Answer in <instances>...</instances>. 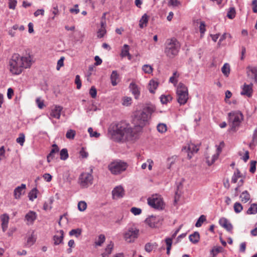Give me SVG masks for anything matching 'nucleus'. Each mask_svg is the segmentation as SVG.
Here are the masks:
<instances>
[{"label": "nucleus", "mask_w": 257, "mask_h": 257, "mask_svg": "<svg viewBox=\"0 0 257 257\" xmlns=\"http://www.w3.org/2000/svg\"><path fill=\"white\" fill-rule=\"evenodd\" d=\"M134 128L125 121L112 124L109 132L116 142L132 141L137 139L145 126V109L137 111L133 119Z\"/></svg>", "instance_id": "nucleus-1"}, {"label": "nucleus", "mask_w": 257, "mask_h": 257, "mask_svg": "<svg viewBox=\"0 0 257 257\" xmlns=\"http://www.w3.org/2000/svg\"><path fill=\"white\" fill-rule=\"evenodd\" d=\"M32 64L30 56L23 57L18 53H14L9 60V70L12 74L19 75L22 72L24 69L30 68Z\"/></svg>", "instance_id": "nucleus-2"}, {"label": "nucleus", "mask_w": 257, "mask_h": 257, "mask_svg": "<svg viewBox=\"0 0 257 257\" xmlns=\"http://www.w3.org/2000/svg\"><path fill=\"white\" fill-rule=\"evenodd\" d=\"M180 44L175 38L168 39L165 42L164 52L169 58H173L177 56L180 49Z\"/></svg>", "instance_id": "nucleus-3"}, {"label": "nucleus", "mask_w": 257, "mask_h": 257, "mask_svg": "<svg viewBox=\"0 0 257 257\" xmlns=\"http://www.w3.org/2000/svg\"><path fill=\"white\" fill-rule=\"evenodd\" d=\"M228 123L231 127L230 130L234 132L236 131L243 119L242 113L238 110L232 111L228 113Z\"/></svg>", "instance_id": "nucleus-4"}, {"label": "nucleus", "mask_w": 257, "mask_h": 257, "mask_svg": "<svg viewBox=\"0 0 257 257\" xmlns=\"http://www.w3.org/2000/svg\"><path fill=\"white\" fill-rule=\"evenodd\" d=\"M126 163L119 160L114 161L108 165V169L113 175H118L127 168Z\"/></svg>", "instance_id": "nucleus-5"}, {"label": "nucleus", "mask_w": 257, "mask_h": 257, "mask_svg": "<svg viewBox=\"0 0 257 257\" xmlns=\"http://www.w3.org/2000/svg\"><path fill=\"white\" fill-rule=\"evenodd\" d=\"M147 201L148 205L155 209L161 210L165 208V204L159 194H153L147 199Z\"/></svg>", "instance_id": "nucleus-6"}, {"label": "nucleus", "mask_w": 257, "mask_h": 257, "mask_svg": "<svg viewBox=\"0 0 257 257\" xmlns=\"http://www.w3.org/2000/svg\"><path fill=\"white\" fill-rule=\"evenodd\" d=\"M177 101L180 105L185 104L188 99L187 87L182 83H179L176 91Z\"/></svg>", "instance_id": "nucleus-7"}, {"label": "nucleus", "mask_w": 257, "mask_h": 257, "mask_svg": "<svg viewBox=\"0 0 257 257\" xmlns=\"http://www.w3.org/2000/svg\"><path fill=\"white\" fill-rule=\"evenodd\" d=\"M93 177L89 173H82L79 178V183L82 188H87L92 184Z\"/></svg>", "instance_id": "nucleus-8"}, {"label": "nucleus", "mask_w": 257, "mask_h": 257, "mask_svg": "<svg viewBox=\"0 0 257 257\" xmlns=\"http://www.w3.org/2000/svg\"><path fill=\"white\" fill-rule=\"evenodd\" d=\"M198 148L194 144H189L183 147L182 152L187 154L188 158L190 159L194 154L198 152Z\"/></svg>", "instance_id": "nucleus-9"}, {"label": "nucleus", "mask_w": 257, "mask_h": 257, "mask_svg": "<svg viewBox=\"0 0 257 257\" xmlns=\"http://www.w3.org/2000/svg\"><path fill=\"white\" fill-rule=\"evenodd\" d=\"M139 232V230L137 229H129L124 235L125 240L128 242H131L138 237Z\"/></svg>", "instance_id": "nucleus-10"}, {"label": "nucleus", "mask_w": 257, "mask_h": 257, "mask_svg": "<svg viewBox=\"0 0 257 257\" xmlns=\"http://www.w3.org/2000/svg\"><path fill=\"white\" fill-rule=\"evenodd\" d=\"M247 69V76L250 80V82L257 84V68L248 66Z\"/></svg>", "instance_id": "nucleus-11"}, {"label": "nucleus", "mask_w": 257, "mask_h": 257, "mask_svg": "<svg viewBox=\"0 0 257 257\" xmlns=\"http://www.w3.org/2000/svg\"><path fill=\"white\" fill-rule=\"evenodd\" d=\"M252 86L253 83L252 82H250L249 84L244 83L242 88V91L240 94L242 95H246L248 97H251L253 92Z\"/></svg>", "instance_id": "nucleus-12"}, {"label": "nucleus", "mask_w": 257, "mask_h": 257, "mask_svg": "<svg viewBox=\"0 0 257 257\" xmlns=\"http://www.w3.org/2000/svg\"><path fill=\"white\" fill-rule=\"evenodd\" d=\"M124 194V190L121 186L115 187L112 191L113 199L121 198L123 196Z\"/></svg>", "instance_id": "nucleus-13"}, {"label": "nucleus", "mask_w": 257, "mask_h": 257, "mask_svg": "<svg viewBox=\"0 0 257 257\" xmlns=\"http://www.w3.org/2000/svg\"><path fill=\"white\" fill-rule=\"evenodd\" d=\"M219 223L220 226L229 232H231L233 229L232 225L225 218H220L219 220Z\"/></svg>", "instance_id": "nucleus-14"}, {"label": "nucleus", "mask_w": 257, "mask_h": 257, "mask_svg": "<svg viewBox=\"0 0 257 257\" xmlns=\"http://www.w3.org/2000/svg\"><path fill=\"white\" fill-rule=\"evenodd\" d=\"M62 107L56 105L52 108L50 113L51 117L59 119L61 115V112L62 110Z\"/></svg>", "instance_id": "nucleus-15"}, {"label": "nucleus", "mask_w": 257, "mask_h": 257, "mask_svg": "<svg viewBox=\"0 0 257 257\" xmlns=\"http://www.w3.org/2000/svg\"><path fill=\"white\" fill-rule=\"evenodd\" d=\"M26 188V186L24 184H22L21 186L16 187L14 191V197L16 199H19L21 196L24 193V190Z\"/></svg>", "instance_id": "nucleus-16"}, {"label": "nucleus", "mask_w": 257, "mask_h": 257, "mask_svg": "<svg viewBox=\"0 0 257 257\" xmlns=\"http://www.w3.org/2000/svg\"><path fill=\"white\" fill-rule=\"evenodd\" d=\"M52 147L53 149L51 150L47 157L48 162H50L55 158V154L57 153L59 151V149L57 145H53Z\"/></svg>", "instance_id": "nucleus-17"}, {"label": "nucleus", "mask_w": 257, "mask_h": 257, "mask_svg": "<svg viewBox=\"0 0 257 257\" xmlns=\"http://www.w3.org/2000/svg\"><path fill=\"white\" fill-rule=\"evenodd\" d=\"M36 213L30 211L25 215V219L28 221V223L33 224L34 221L36 219Z\"/></svg>", "instance_id": "nucleus-18"}, {"label": "nucleus", "mask_w": 257, "mask_h": 257, "mask_svg": "<svg viewBox=\"0 0 257 257\" xmlns=\"http://www.w3.org/2000/svg\"><path fill=\"white\" fill-rule=\"evenodd\" d=\"M130 88L136 99H138L140 96V92L138 86L132 82L130 85Z\"/></svg>", "instance_id": "nucleus-19"}, {"label": "nucleus", "mask_w": 257, "mask_h": 257, "mask_svg": "<svg viewBox=\"0 0 257 257\" xmlns=\"http://www.w3.org/2000/svg\"><path fill=\"white\" fill-rule=\"evenodd\" d=\"M2 220V227L3 231L5 232L7 229L8 226V223L9 221V216L7 214H4L1 217Z\"/></svg>", "instance_id": "nucleus-20"}, {"label": "nucleus", "mask_w": 257, "mask_h": 257, "mask_svg": "<svg viewBox=\"0 0 257 257\" xmlns=\"http://www.w3.org/2000/svg\"><path fill=\"white\" fill-rule=\"evenodd\" d=\"M156 110V107L152 104H146V122L147 120L148 115H151Z\"/></svg>", "instance_id": "nucleus-21"}, {"label": "nucleus", "mask_w": 257, "mask_h": 257, "mask_svg": "<svg viewBox=\"0 0 257 257\" xmlns=\"http://www.w3.org/2000/svg\"><path fill=\"white\" fill-rule=\"evenodd\" d=\"M159 83L158 81H155L153 79L151 80L148 85V89L150 93H155V90L158 87Z\"/></svg>", "instance_id": "nucleus-22"}, {"label": "nucleus", "mask_w": 257, "mask_h": 257, "mask_svg": "<svg viewBox=\"0 0 257 257\" xmlns=\"http://www.w3.org/2000/svg\"><path fill=\"white\" fill-rule=\"evenodd\" d=\"M119 79V75L116 70L112 71L110 75L111 83L112 86H116L118 82L117 80Z\"/></svg>", "instance_id": "nucleus-23"}, {"label": "nucleus", "mask_w": 257, "mask_h": 257, "mask_svg": "<svg viewBox=\"0 0 257 257\" xmlns=\"http://www.w3.org/2000/svg\"><path fill=\"white\" fill-rule=\"evenodd\" d=\"M59 232L60 233V235H55L53 236L55 245H58L63 241L64 238V231L63 230H60Z\"/></svg>", "instance_id": "nucleus-24"}, {"label": "nucleus", "mask_w": 257, "mask_h": 257, "mask_svg": "<svg viewBox=\"0 0 257 257\" xmlns=\"http://www.w3.org/2000/svg\"><path fill=\"white\" fill-rule=\"evenodd\" d=\"M113 248V243L112 241H110L105 248V252L101 254L102 256L107 257L111 253Z\"/></svg>", "instance_id": "nucleus-25"}, {"label": "nucleus", "mask_w": 257, "mask_h": 257, "mask_svg": "<svg viewBox=\"0 0 257 257\" xmlns=\"http://www.w3.org/2000/svg\"><path fill=\"white\" fill-rule=\"evenodd\" d=\"M121 56L122 57H128L129 60L131 59V55L129 53V46L127 44H124L121 49Z\"/></svg>", "instance_id": "nucleus-26"}, {"label": "nucleus", "mask_w": 257, "mask_h": 257, "mask_svg": "<svg viewBox=\"0 0 257 257\" xmlns=\"http://www.w3.org/2000/svg\"><path fill=\"white\" fill-rule=\"evenodd\" d=\"M257 145V127L254 130L252 135V140L249 144V147L250 149H253Z\"/></svg>", "instance_id": "nucleus-27"}, {"label": "nucleus", "mask_w": 257, "mask_h": 257, "mask_svg": "<svg viewBox=\"0 0 257 257\" xmlns=\"http://www.w3.org/2000/svg\"><path fill=\"white\" fill-rule=\"evenodd\" d=\"M189 240L193 243H197L200 239V235L198 232H194L189 236Z\"/></svg>", "instance_id": "nucleus-28"}, {"label": "nucleus", "mask_w": 257, "mask_h": 257, "mask_svg": "<svg viewBox=\"0 0 257 257\" xmlns=\"http://www.w3.org/2000/svg\"><path fill=\"white\" fill-rule=\"evenodd\" d=\"M157 220L155 216L151 215L146 219V223L151 227H155Z\"/></svg>", "instance_id": "nucleus-29"}, {"label": "nucleus", "mask_w": 257, "mask_h": 257, "mask_svg": "<svg viewBox=\"0 0 257 257\" xmlns=\"http://www.w3.org/2000/svg\"><path fill=\"white\" fill-rule=\"evenodd\" d=\"M81 233L82 229L79 228L73 229L71 230L69 232V234L70 236H75L77 238L79 237L81 235Z\"/></svg>", "instance_id": "nucleus-30"}, {"label": "nucleus", "mask_w": 257, "mask_h": 257, "mask_svg": "<svg viewBox=\"0 0 257 257\" xmlns=\"http://www.w3.org/2000/svg\"><path fill=\"white\" fill-rule=\"evenodd\" d=\"M240 198L242 202L246 203L249 200L250 195L247 191H244L241 194Z\"/></svg>", "instance_id": "nucleus-31"}, {"label": "nucleus", "mask_w": 257, "mask_h": 257, "mask_svg": "<svg viewBox=\"0 0 257 257\" xmlns=\"http://www.w3.org/2000/svg\"><path fill=\"white\" fill-rule=\"evenodd\" d=\"M157 129L160 133L163 134L167 131V126L165 123H160L157 125Z\"/></svg>", "instance_id": "nucleus-32"}, {"label": "nucleus", "mask_w": 257, "mask_h": 257, "mask_svg": "<svg viewBox=\"0 0 257 257\" xmlns=\"http://www.w3.org/2000/svg\"><path fill=\"white\" fill-rule=\"evenodd\" d=\"M248 214H254L257 213V204H252L246 212Z\"/></svg>", "instance_id": "nucleus-33"}, {"label": "nucleus", "mask_w": 257, "mask_h": 257, "mask_svg": "<svg viewBox=\"0 0 257 257\" xmlns=\"http://www.w3.org/2000/svg\"><path fill=\"white\" fill-rule=\"evenodd\" d=\"M160 98V101L162 104H167L172 100V97L170 95H161Z\"/></svg>", "instance_id": "nucleus-34"}, {"label": "nucleus", "mask_w": 257, "mask_h": 257, "mask_svg": "<svg viewBox=\"0 0 257 257\" xmlns=\"http://www.w3.org/2000/svg\"><path fill=\"white\" fill-rule=\"evenodd\" d=\"M18 30V24L14 25L12 27L10 28L8 30V34L11 37L16 36V31Z\"/></svg>", "instance_id": "nucleus-35"}, {"label": "nucleus", "mask_w": 257, "mask_h": 257, "mask_svg": "<svg viewBox=\"0 0 257 257\" xmlns=\"http://www.w3.org/2000/svg\"><path fill=\"white\" fill-rule=\"evenodd\" d=\"M222 73L225 76H228L230 73V66L228 63H225L221 68Z\"/></svg>", "instance_id": "nucleus-36"}, {"label": "nucleus", "mask_w": 257, "mask_h": 257, "mask_svg": "<svg viewBox=\"0 0 257 257\" xmlns=\"http://www.w3.org/2000/svg\"><path fill=\"white\" fill-rule=\"evenodd\" d=\"M241 177L240 172L238 169L234 172V174L231 178V182L235 183L239 178Z\"/></svg>", "instance_id": "nucleus-37"}, {"label": "nucleus", "mask_w": 257, "mask_h": 257, "mask_svg": "<svg viewBox=\"0 0 257 257\" xmlns=\"http://www.w3.org/2000/svg\"><path fill=\"white\" fill-rule=\"evenodd\" d=\"M37 189L35 188H33L29 193L28 197L30 200L33 201L34 199L37 197Z\"/></svg>", "instance_id": "nucleus-38"}, {"label": "nucleus", "mask_w": 257, "mask_h": 257, "mask_svg": "<svg viewBox=\"0 0 257 257\" xmlns=\"http://www.w3.org/2000/svg\"><path fill=\"white\" fill-rule=\"evenodd\" d=\"M60 159L62 160H66L69 157L68 151L67 149H63L60 153Z\"/></svg>", "instance_id": "nucleus-39"}, {"label": "nucleus", "mask_w": 257, "mask_h": 257, "mask_svg": "<svg viewBox=\"0 0 257 257\" xmlns=\"http://www.w3.org/2000/svg\"><path fill=\"white\" fill-rule=\"evenodd\" d=\"M206 220V216L204 215H201L198 219L197 222L195 223V226L199 227L201 226L202 223Z\"/></svg>", "instance_id": "nucleus-40"}, {"label": "nucleus", "mask_w": 257, "mask_h": 257, "mask_svg": "<svg viewBox=\"0 0 257 257\" xmlns=\"http://www.w3.org/2000/svg\"><path fill=\"white\" fill-rule=\"evenodd\" d=\"M105 235L101 234L98 236V239L95 242V243L97 246H101L102 243L105 241Z\"/></svg>", "instance_id": "nucleus-41"}, {"label": "nucleus", "mask_w": 257, "mask_h": 257, "mask_svg": "<svg viewBox=\"0 0 257 257\" xmlns=\"http://www.w3.org/2000/svg\"><path fill=\"white\" fill-rule=\"evenodd\" d=\"M233 208L236 213H239L242 210L243 207L240 203L235 202L234 204Z\"/></svg>", "instance_id": "nucleus-42"}, {"label": "nucleus", "mask_w": 257, "mask_h": 257, "mask_svg": "<svg viewBox=\"0 0 257 257\" xmlns=\"http://www.w3.org/2000/svg\"><path fill=\"white\" fill-rule=\"evenodd\" d=\"M76 135V132L74 130H69L66 134V137L68 139H73Z\"/></svg>", "instance_id": "nucleus-43"}, {"label": "nucleus", "mask_w": 257, "mask_h": 257, "mask_svg": "<svg viewBox=\"0 0 257 257\" xmlns=\"http://www.w3.org/2000/svg\"><path fill=\"white\" fill-rule=\"evenodd\" d=\"M36 241V238L34 235V231H32L31 235L28 237L27 239V243L29 244L32 245Z\"/></svg>", "instance_id": "nucleus-44"}, {"label": "nucleus", "mask_w": 257, "mask_h": 257, "mask_svg": "<svg viewBox=\"0 0 257 257\" xmlns=\"http://www.w3.org/2000/svg\"><path fill=\"white\" fill-rule=\"evenodd\" d=\"M87 207V204L85 201H81L78 204V208L80 211H84Z\"/></svg>", "instance_id": "nucleus-45"}, {"label": "nucleus", "mask_w": 257, "mask_h": 257, "mask_svg": "<svg viewBox=\"0 0 257 257\" xmlns=\"http://www.w3.org/2000/svg\"><path fill=\"white\" fill-rule=\"evenodd\" d=\"M235 11L234 8H230L227 13V17L230 19H232L235 17Z\"/></svg>", "instance_id": "nucleus-46"}, {"label": "nucleus", "mask_w": 257, "mask_h": 257, "mask_svg": "<svg viewBox=\"0 0 257 257\" xmlns=\"http://www.w3.org/2000/svg\"><path fill=\"white\" fill-rule=\"evenodd\" d=\"M88 132L89 133L90 136L91 137H95L97 138L100 136V134L97 132H93V130L91 127L88 128Z\"/></svg>", "instance_id": "nucleus-47"}, {"label": "nucleus", "mask_w": 257, "mask_h": 257, "mask_svg": "<svg viewBox=\"0 0 257 257\" xmlns=\"http://www.w3.org/2000/svg\"><path fill=\"white\" fill-rule=\"evenodd\" d=\"M157 245L155 244H152L148 243L146 244V251L147 252H151L153 249L155 248Z\"/></svg>", "instance_id": "nucleus-48"}, {"label": "nucleus", "mask_w": 257, "mask_h": 257, "mask_svg": "<svg viewBox=\"0 0 257 257\" xmlns=\"http://www.w3.org/2000/svg\"><path fill=\"white\" fill-rule=\"evenodd\" d=\"M130 211L135 215H140L142 211L141 209L135 207L131 208Z\"/></svg>", "instance_id": "nucleus-49"}, {"label": "nucleus", "mask_w": 257, "mask_h": 257, "mask_svg": "<svg viewBox=\"0 0 257 257\" xmlns=\"http://www.w3.org/2000/svg\"><path fill=\"white\" fill-rule=\"evenodd\" d=\"M16 141L21 146H23L25 142V135L24 134H20L19 137L17 139Z\"/></svg>", "instance_id": "nucleus-50"}, {"label": "nucleus", "mask_w": 257, "mask_h": 257, "mask_svg": "<svg viewBox=\"0 0 257 257\" xmlns=\"http://www.w3.org/2000/svg\"><path fill=\"white\" fill-rule=\"evenodd\" d=\"M89 94L93 98H95L96 97L97 90L94 86H92L90 89Z\"/></svg>", "instance_id": "nucleus-51"}, {"label": "nucleus", "mask_w": 257, "mask_h": 257, "mask_svg": "<svg viewBox=\"0 0 257 257\" xmlns=\"http://www.w3.org/2000/svg\"><path fill=\"white\" fill-rule=\"evenodd\" d=\"M219 157L218 154H215L213 155L212 157L211 160L210 161L208 160L207 161V163L209 166L211 165L214 163V162L218 159Z\"/></svg>", "instance_id": "nucleus-52"}, {"label": "nucleus", "mask_w": 257, "mask_h": 257, "mask_svg": "<svg viewBox=\"0 0 257 257\" xmlns=\"http://www.w3.org/2000/svg\"><path fill=\"white\" fill-rule=\"evenodd\" d=\"M106 31L104 28H100L97 32V37L99 38L103 37L105 34Z\"/></svg>", "instance_id": "nucleus-53"}, {"label": "nucleus", "mask_w": 257, "mask_h": 257, "mask_svg": "<svg viewBox=\"0 0 257 257\" xmlns=\"http://www.w3.org/2000/svg\"><path fill=\"white\" fill-rule=\"evenodd\" d=\"M64 57H61L60 59L58 61L56 67L57 70H59L60 68L64 65Z\"/></svg>", "instance_id": "nucleus-54"}, {"label": "nucleus", "mask_w": 257, "mask_h": 257, "mask_svg": "<svg viewBox=\"0 0 257 257\" xmlns=\"http://www.w3.org/2000/svg\"><path fill=\"white\" fill-rule=\"evenodd\" d=\"M75 83L77 85V88L79 89L81 87V82L79 75H77L75 76Z\"/></svg>", "instance_id": "nucleus-55"}, {"label": "nucleus", "mask_w": 257, "mask_h": 257, "mask_svg": "<svg viewBox=\"0 0 257 257\" xmlns=\"http://www.w3.org/2000/svg\"><path fill=\"white\" fill-rule=\"evenodd\" d=\"M256 163V162L255 161H251L250 162V167L249 171L252 173H254L255 171Z\"/></svg>", "instance_id": "nucleus-56"}, {"label": "nucleus", "mask_w": 257, "mask_h": 257, "mask_svg": "<svg viewBox=\"0 0 257 257\" xmlns=\"http://www.w3.org/2000/svg\"><path fill=\"white\" fill-rule=\"evenodd\" d=\"M17 2L16 0H10L9 3V7L11 9H15L16 6Z\"/></svg>", "instance_id": "nucleus-57"}, {"label": "nucleus", "mask_w": 257, "mask_h": 257, "mask_svg": "<svg viewBox=\"0 0 257 257\" xmlns=\"http://www.w3.org/2000/svg\"><path fill=\"white\" fill-rule=\"evenodd\" d=\"M199 30L201 34H203L205 33V25L204 22H201L199 26Z\"/></svg>", "instance_id": "nucleus-58"}, {"label": "nucleus", "mask_w": 257, "mask_h": 257, "mask_svg": "<svg viewBox=\"0 0 257 257\" xmlns=\"http://www.w3.org/2000/svg\"><path fill=\"white\" fill-rule=\"evenodd\" d=\"M169 4L174 7L178 6L180 4V3L178 0H170Z\"/></svg>", "instance_id": "nucleus-59"}, {"label": "nucleus", "mask_w": 257, "mask_h": 257, "mask_svg": "<svg viewBox=\"0 0 257 257\" xmlns=\"http://www.w3.org/2000/svg\"><path fill=\"white\" fill-rule=\"evenodd\" d=\"M94 60L95 61L94 65L95 66L99 65L102 63V61L98 56H95Z\"/></svg>", "instance_id": "nucleus-60"}, {"label": "nucleus", "mask_w": 257, "mask_h": 257, "mask_svg": "<svg viewBox=\"0 0 257 257\" xmlns=\"http://www.w3.org/2000/svg\"><path fill=\"white\" fill-rule=\"evenodd\" d=\"M43 177L47 182H50L52 180V176L49 173L44 174Z\"/></svg>", "instance_id": "nucleus-61"}, {"label": "nucleus", "mask_w": 257, "mask_h": 257, "mask_svg": "<svg viewBox=\"0 0 257 257\" xmlns=\"http://www.w3.org/2000/svg\"><path fill=\"white\" fill-rule=\"evenodd\" d=\"M44 10L43 9L37 10L34 13V16L35 17H38L39 15L44 16Z\"/></svg>", "instance_id": "nucleus-62"}, {"label": "nucleus", "mask_w": 257, "mask_h": 257, "mask_svg": "<svg viewBox=\"0 0 257 257\" xmlns=\"http://www.w3.org/2000/svg\"><path fill=\"white\" fill-rule=\"evenodd\" d=\"M132 99L131 97H126L123 99V105L127 106L131 104Z\"/></svg>", "instance_id": "nucleus-63"}, {"label": "nucleus", "mask_w": 257, "mask_h": 257, "mask_svg": "<svg viewBox=\"0 0 257 257\" xmlns=\"http://www.w3.org/2000/svg\"><path fill=\"white\" fill-rule=\"evenodd\" d=\"M253 6L252 11L254 13H257V0H253L252 2Z\"/></svg>", "instance_id": "nucleus-64"}]
</instances>
